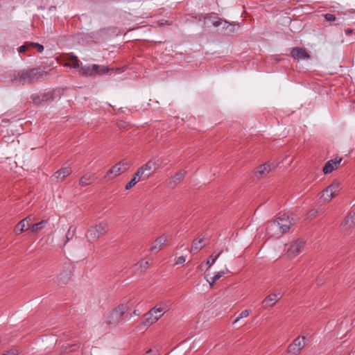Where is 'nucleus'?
<instances>
[{"label": "nucleus", "mask_w": 355, "mask_h": 355, "mask_svg": "<svg viewBox=\"0 0 355 355\" xmlns=\"http://www.w3.org/2000/svg\"><path fill=\"white\" fill-rule=\"evenodd\" d=\"M222 25L223 29H225L226 31L229 29V31L227 32L228 33L234 32V26L227 21L223 19Z\"/></svg>", "instance_id": "obj_33"}, {"label": "nucleus", "mask_w": 355, "mask_h": 355, "mask_svg": "<svg viewBox=\"0 0 355 355\" xmlns=\"http://www.w3.org/2000/svg\"><path fill=\"white\" fill-rule=\"evenodd\" d=\"M271 171L270 165L268 163L257 166L254 171V175L257 179H261Z\"/></svg>", "instance_id": "obj_15"}, {"label": "nucleus", "mask_w": 355, "mask_h": 355, "mask_svg": "<svg viewBox=\"0 0 355 355\" xmlns=\"http://www.w3.org/2000/svg\"><path fill=\"white\" fill-rule=\"evenodd\" d=\"M137 300L131 299L125 303L120 304L117 307L112 310L109 315V324H116L122 320V317L125 313L129 311L136 304Z\"/></svg>", "instance_id": "obj_2"}, {"label": "nucleus", "mask_w": 355, "mask_h": 355, "mask_svg": "<svg viewBox=\"0 0 355 355\" xmlns=\"http://www.w3.org/2000/svg\"><path fill=\"white\" fill-rule=\"evenodd\" d=\"M79 72L82 74V75H85V76H93L92 75V71L91 70V66L89 65H85V66H82L80 69H79Z\"/></svg>", "instance_id": "obj_30"}, {"label": "nucleus", "mask_w": 355, "mask_h": 355, "mask_svg": "<svg viewBox=\"0 0 355 355\" xmlns=\"http://www.w3.org/2000/svg\"><path fill=\"white\" fill-rule=\"evenodd\" d=\"M138 180L135 179V177H133L130 181H129L127 184L125 185V189L129 190L132 187H133L137 182Z\"/></svg>", "instance_id": "obj_36"}, {"label": "nucleus", "mask_w": 355, "mask_h": 355, "mask_svg": "<svg viewBox=\"0 0 355 355\" xmlns=\"http://www.w3.org/2000/svg\"><path fill=\"white\" fill-rule=\"evenodd\" d=\"M149 315V311L144 315L146 324H148V325L152 324L156 322L160 318V315H155V314H152V315L150 314V315Z\"/></svg>", "instance_id": "obj_25"}, {"label": "nucleus", "mask_w": 355, "mask_h": 355, "mask_svg": "<svg viewBox=\"0 0 355 355\" xmlns=\"http://www.w3.org/2000/svg\"><path fill=\"white\" fill-rule=\"evenodd\" d=\"M222 251H220L217 254L214 256V254L209 256L207 261V265L208 266V268H209L216 261V259L219 257V256L221 254Z\"/></svg>", "instance_id": "obj_32"}, {"label": "nucleus", "mask_w": 355, "mask_h": 355, "mask_svg": "<svg viewBox=\"0 0 355 355\" xmlns=\"http://www.w3.org/2000/svg\"><path fill=\"white\" fill-rule=\"evenodd\" d=\"M345 33L347 35H350L353 33V29H351V28H347L346 31H345Z\"/></svg>", "instance_id": "obj_49"}, {"label": "nucleus", "mask_w": 355, "mask_h": 355, "mask_svg": "<svg viewBox=\"0 0 355 355\" xmlns=\"http://www.w3.org/2000/svg\"><path fill=\"white\" fill-rule=\"evenodd\" d=\"M68 60L72 62V64H67L66 66L73 67V69H80V60H78V57L71 54L69 55L68 57Z\"/></svg>", "instance_id": "obj_28"}, {"label": "nucleus", "mask_w": 355, "mask_h": 355, "mask_svg": "<svg viewBox=\"0 0 355 355\" xmlns=\"http://www.w3.org/2000/svg\"><path fill=\"white\" fill-rule=\"evenodd\" d=\"M110 69L105 66L100 65V74H105L109 71Z\"/></svg>", "instance_id": "obj_44"}, {"label": "nucleus", "mask_w": 355, "mask_h": 355, "mask_svg": "<svg viewBox=\"0 0 355 355\" xmlns=\"http://www.w3.org/2000/svg\"><path fill=\"white\" fill-rule=\"evenodd\" d=\"M352 13H355V10L354 12H352Z\"/></svg>", "instance_id": "obj_51"}, {"label": "nucleus", "mask_w": 355, "mask_h": 355, "mask_svg": "<svg viewBox=\"0 0 355 355\" xmlns=\"http://www.w3.org/2000/svg\"><path fill=\"white\" fill-rule=\"evenodd\" d=\"M150 259H144L143 260H141V261H139V263H137L136 265H135V267L137 268V269H141V272H144V270H146L149 264H150Z\"/></svg>", "instance_id": "obj_29"}, {"label": "nucleus", "mask_w": 355, "mask_h": 355, "mask_svg": "<svg viewBox=\"0 0 355 355\" xmlns=\"http://www.w3.org/2000/svg\"><path fill=\"white\" fill-rule=\"evenodd\" d=\"M139 168L141 170V171H143V174H146L148 178L157 168V166L155 162H152L150 161Z\"/></svg>", "instance_id": "obj_20"}, {"label": "nucleus", "mask_w": 355, "mask_h": 355, "mask_svg": "<svg viewBox=\"0 0 355 355\" xmlns=\"http://www.w3.org/2000/svg\"><path fill=\"white\" fill-rule=\"evenodd\" d=\"M42 94L45 96L44 97V103L49 104L54 101L60 99L62 94V91L59 89H53L46 93H42Z\"/></svg>", "instance_id": "obj_9"}, {"label": "nucleus", "mask_w": 355, "mask_h": 355, "mask_svg": "<svg viewBox=\"0 0 355 355\" xmlns=\"http://www.w3.org/2000/svg\"><path fill=\"white\" fill-rule=\"evenodd\" d=\"M133 177H135V179L139 180H146L148 179V175L146 174H143V171L139 168L137 171L135 173Z\"/></svg>", "instance_id": "obj_31"}, {"label": "nucleus", "mask_w": 355, "mask_h": 355, "mask_svg": "<svg viewBox=\"0 0 355 355\" xmlns=\"http://www.w3.org/2000/svg\"><path fill=\"white\" fill-rule=\"evenodd\" d=\"M130 164L124 160L121 161L113 166L106 173L105 178L108 179H112L120 174H122L127 171L130 168Z\"/></svg>", "instance_id": "obj_4"}, {"label": "nucleus", "mask_w": 355, "mask_h": 355, "mask_svg": "<svg viewBox=\"0 0 355 355\" xmlns=\"http://www.w3.org/2000/svg\"><path fill=\"white\" fill-rule=\"evenodd\" d=\"M202 242H203L202 238L199 239L197 241H194L193 242V244L191 245V248L190 250L191 253L196 254L197 252H198L203 247Z\"/></svg>", "instance_id": "obj_24"}, {"label": "nucleus", "mask_w": 355, "mask_h": 355, "mask_svg": "<svg viewBox=\"0 0 355 355\" xmlns=\"http://www.w3.org/2000/svg\"><path fill=\"white\" fill-rule=\"evenodd\" d=\"M202 17H203V19L205 20H206V19L209 20L211 21V24L215 27H218V26H221L223 22V19H221L218 17L214 16V13H208L205 15L201 14L200 15L199 20H200Z\"/></svg>", "instance_id": "obj_18"}, {"label": "nucleus", "mask_w": 355, "mask_h": 355, "mask_svg": "<svg viewBox=\"0 0 355 355\" xmlns=\"http://www.w3.org/2000/svg\"><path fill=\"white\" fill-rule=\"evenodd\" d=\"M28 44L31 46V47L35 48L37 51L39 53H42L44 51V46L39 43L29 42Z\"/></svg>", "instance_id": "obj_34"}, {"label": "nucleus", "mask_w": 355, "mask_h": 355, "mask_svg": "<svg viewBox=\"0 0 355 355\" xmlns=\"http://www.w3.org/2000/svg\"><path fill=\"white\" fill-rule=\"evenodd\" d=\"M324 18L328 21H333L336 19V17L333 14L327 13L324 15Z\"/></svg>", "instance_id": "obj_42"}, {"label": "nucleus", "mask_w": 355, "mask_h": 355, "mask_svg": "<svg viewBox=\"0 0 355 355\" xmlns=\"http://www.w3.org/2000/svg\"><path fill=\"white\" fill-rule=\"evenodd\" d=\"M47 73L40 67L23 69L15 71L12 77V80L21 85H32L38 80L43 79Z\"/></svg>", "instance_id": "obj_1"}, {"label": "nucleus", "mask_w": 355, "mask_h": 355, "mask_svg": "<svg viewBox=\"0 0 355 355\" xmlns=\"http://www.w3.org/2000/svg\"><path fill=\"white\" fill-rule=\"evenodd\" d=\"M44 97L45 96H43L42 93L41 94H34L31 96V98L34 103V105L39 106L41 105L44 104Z\"/></svg>", "instance_id": "obj_27"}, {"label": "nucleus", "mask_w": 355, "mask_h": 355, "mask_svg": "<svg viewBox=\"0 0 355 355\" xmlns=\"http://www.w3.org/2000/svg\"><path fill=\"white\" fill-rule=\"evenodd\" d=\"M159 24L160 26H162V25H171V21H168L164 20V19H161L160 21H159Z\"/></svg>", "instance_id": "obj_47"}, {"label": "nucleus", "mask_w": 355, "mask_h": 355, "mask_svg": "<svg viewBox=\"0 0 355 355\" xmlns=\"http://www.w3.org/2000/svg\"><path fill=\"white\" fill-rule=\"evenodd\" d=\"M187 174V171L182 170L178 171L173 176L168 182V185L170 187H175L178 184H179L185 177Z\"/></svg>", "instance_id": "obj_17"}, {"label": "nucleus", "mask_w": 355, "mask_h": 355, "mask_svg": "<svg viewBox=\"0 0 355 355\" xmlns=\"http://www.w3.org/2000/svg\"><path fill=\"white\" fill-rule=\"evenodd\" d=\"M91 70L92 71V75L100 74V65L96 64L91 65Z\"/></svg>", "instance_id": "obj_40"}, {"label": "nucleus", "mask_w": 355, "mask_h": 355, "mask_svg": "<svg viewBox=\"0 0 355 355\" xmlns=\"http://www.w3.org/2000/svg\"><path fill=\"white\" fill-rule=\"evenodd\" d=\"M144 355H158V352L155 350L150 349Z\"/></svg>", "instance_id": "obj_46"}, {"label": "nucleus", "mask_w": 355, "mask_h": 355, "mask_svg": "<svg viewBox=\"0 0 355 355\" xmlns=\"http://www.w3.org/2000/svg\"><path fill=\"white\" fill-rule=\"evenodd\" d=\"M166 241V237L165 236L163 235L158 237L153 243L150 248V251L152 252L157 253L161 250L162 247L165 244Z\"/></svg>", "instance_id": "obj_21"}, {"label": "nucleus", "mask_w": 355, "mask_h": 355, "mask_svg": "<svg viewBox=\"0 0 355 355\" xmlns=\"http://www.w3.org/2000/svg\"><path fill=\"white\" fill-rule=\"evenodd\" d=\"M329 196H330V193L325 192V189H324L322 191L321 198H323V199L324 200V197H329Z\"/></svg>", "instance_id": "obj_48"}, {"label": "nucleus", "mask_w": 355, "mask_h": 355, "mask_svg": "<svg viewBox=\"0 0 355 355\" xmlns=\"http://www.w3.org/2000/svg\"><path fill=\"white\" fill-rule=\"evenodd\" d=\"M275 220L280 227V230L277 233L278 234H285L289 230L291 227L295 224L293 218L291 219L286 214L279 216Z\"/></svg>", "instance_id": "obj_5"}, {"label": "nucleus", "mask_w": 355, "mask_h": 355, "mask_svg": "<svg viewBox=\"0 0 355 355\" xmlns=\"http://www.w3.org/2000/svg\"><path fill=\"white\" fill-rule=\"evenodd\" d=\"M74 232L75 229L72 230V227H70L67 233L66 234L67 241L70 240L73 237Z\"/></svg>", "instance_id": "obj_41"}, {"label": "nucleus", "mask_w": 355, "mask_h": 355, "mask_svg": "<svg viewBox=\"0 0 355 355\" xmlns=\"http://www.w3.org/2000/svg\"><path fill=\"white\" fill-rule=\"evenodd\" d=\"M282 295L279 293H272L268 295L263 301H262V306L264 309H268L273 306L275 303L282 297Z\"/></svg>", "instance_id": "obj_11"}, {"label": "nucleus", "mask_w": 355, "mask_h": 355, "mask_svg": "<svg viewBox=\"0 0 355 355\" xmlns=\"http://www.w3.org/2000/svg\"><path fill=\"white\" fill-rule=\"evenodd\" d=\"M28 42H25L23 45H21L19 48V49H18L19 53H24L26 52L29 49L31 46L28 44Z\"/></svg>", "instance_id": "obj_38"}, {"label": "nucleus", "mask_w": 355, "mask_h": 355, "mask_svg": "<svg viewBox=\"0 0 355 355\" xmlns=\"http://www.w3.org/2000/svg\"><path fill=\"white\" fill-rule=\"evenodd\" d=\"M94 180L93 176L91 174H85L79 181V184L82 187L89 185Z\"/></svg>", "instance_id": "obj_26"}, {"label": "nucleus", "mask_w": 355, "mask_h": 355, "mask_svg": "<svg viewBox=\"0 0 355 355\" xmlns=\"http://www.w3.org/2000/svg\"><path fill=\"white\" fill-rule=\"evenodd\" d=\"M71 173V169L69 166L62 167L60 169L54 173L51 176V180L55 182H60L64 180Z\"/></svg>", "instance_id": "obj_8"}, {"label": "nucleus", "mask_w": 355, "mask_h": 355, "mask_svg": "<svg viewBox=\"0 0 355 355\" xmlns=\"http://www.w3.org/2000/svg\"><path fill=\"white\" fill-rule=\"evenodd\" d=\"M342 158L336 157L334 159L328 161L324 166L322 171L324 174L331 173L334 169L337 168L340 164Z\"/></svg>", "instance_id": "obj_14"}, {"label": "nucleus", "mask_w": 355, "mask_h": 355, "mask_svg": "<svg viewBox=\"0 0 355 355\" xmlns=\"http://www.w3.org/2000/svg\"><path fill=\"white\" fill-rule=\"evenodd\" d=\"M355 225V212L351 211L343 220L342 225L348 229Z\"/></svg>", "instance_id": "obj_23"}, {"label": "nucleus", "mask_w": 355, "mask_h": 355, "mask_svg": "<svg viewBox=\"0 0 355 355\" xmlns=\"http://www.w3.org/2000/svg\"><path fill=\"white\" fill-rule=\"evenodd\" d=\"M304 244L305 242L304 241L299 239L291 244L288 248V252L293 256H296L301 252V249L304 246Z\"/></svg>", "instance_id": "obj_16"}, {"label": "nucleus", "mask_w": 355, "mask_h": 355, "mask_svg": "<svg viewBox=\"0 0 355 355\" xmlns=\"http://www.w3.org/2000/svg\"><path fill=\"white\" fill-rule=\"evenodd\" d=\"M340 189V182L335 180L325 189V192L330 193L329 197H324V202L330 201L334 197Z\"/></svg>", "instance_id": "obj_12"}, {"label": "nucleus", "mask_w": 355, "mask_h": 355, "mask_svg": "<svg viewBox=\"0 0 355 355\" xmlns=\"http://www.w3.org/2000/svg\"><path fill=\"white\" fill-rule=\"evenodd\" d=\"M318 211L316 209H311L308 213V218H312L316 216Z\"/></svg>", "instance_id": "obj_43"}, {"label": "nucleus", "mask_w": 355, "mask_h": 355, "mask_svg": "<svg viewBox=\"0 0 355 355\" xmlns=\"http://www.w3.org/2000/svg\"><path fill=\"white\" fill-rule=\"evenodd\" d=\"M225 275L223 271H220L217 274H216L212 278L211 282L209 283L210 286H213L214 284L218 281L220 277H222Z\"/></svg>", "instance_id": "obj_35"}, {"label": "nucleus", "mask_w": 355, "mask_h": 355, "mask_svg": "<svg viewBox=\"0 0 355 355\" xmlns=\"http://www.w3.org/2000/svg\"><path fill=\"white\" fill-rule=\"evenodd\" d=\"M19 354V350L17 348H12L4 353L2 355H18Z\"/></svg>", "instance_id": "obj_39"}, {"label": "nucleus", "mask_w": 355, "mask_h": 355, "mask_svg": "<svg viewBox=\"0 0 355 355\" xmlns=\"http://www.w3.org/2000/svg\"><path fill=\"white\" fill-rule=\"evenodd\" d=\"M107 231V224L102 222L98 225L90 227L86 233V237L89 242L92 243L96 241L99 237L105 235Z\"/></svg>", "instance_id": "obj_3"}, {"label": "nucleus", "mask_w": 355, "mask_h": 355, "mask_svg": "<svg viewBox=\"0 0 355 355\" xmlns=\"http://www.w3.org/2000/svg\"><path fill=\"white\" fill-rule=\"evenodd\" d=\"M279 230L280 227L276 220L268 223L266 227V233L268 235H269V236L278 238L282 236L283 234H277Z\"/></svg>", "instance_id": "obj_13"}, {"label": "nucleus", "mask_w": 355, "mask_h": 355, "mask_svg": "<svg viewBox=\"0 0 355 355\" xmlns=\"http://www.w3.org/2000/svg\"><path fill=\"white\" fill-rule=\"evenodd\" d=\"M185 261H186V258H185V257H184V256H180V257H179L178 258L177 261H176V263H177V264L183 263H184V262H185Z\"/></svg>", "instance_id": "obj_45"}, {"label": "nucleus", "mask_w": 355, "mask_h": 355, "mask_svg": "<svg viewBox=\"0 0 355 355\" xmlns=\"http://www.w3.org/2000/svg\"><path fill=\"white\" fill-rule=\"evenodd\" d=\"M250 311L248 309L243 310L240 314L239 316L235 320L234 323L237 322L241 318H246L249 315Z\"/></svg>", "instance_id": "obj_37"}, {"label": "nucleus", "mask_w": 355, "mask_h": 355, "mask_svg": "<svg viewBox=\"0 0 355 355\" xmlns=\"http://www.w3.org/2000/svg\"><path fill=\"white\" fill-rule=\"evenodd\" d=\"M133 314H134V315H139V313L137 312V311H136V310H135V311H133Z\"/></svg>", "instance_id": "obj_50"}, {"label": "nucleus", "mask_w": 355, "mask_h": 355, "mask_svg": "<svg viewBox=\"0 0 355 355\" xmlns=\"http://www.w3.org/2000/svg\"><path fill=\"white\" fill-rule=\"evenodd\" d=\"M47 223L48 220H42L39 223H35L33 225L31 224V227H29L30 233L37 234L45 227Z\"/></svg>", "instance_id": "obj_22"}, {"label": "nucleus", "mask_w": 355, "mask_h": 355, "mask_svg": "<svg viewBox=\"0 0 355 355\" xmlns=\"http://www.w3.org/2000/svg\"><path fill=\"white\" fill-rule=\"evenodd\" d=\"M305 340V336H298L288 346L287 349L288 353L292 355L298 354L306 345Z\"/></svg>", "instance_id": "obj_6"}, {"label": "nucleus", "mask_w": 355, "mask_h": 355, "mask_svg": "<svg viewBox=\"0 0 355 355\" xmlns=\"http://www.w3.org/2000/svg\"><path fill=\"white\" fill-rule=\"evenodd\" d=\"M32 221V218L31 216L26 217L19 222L17 225H15L14 228V232L16 235L20 234L24 232L29 231V227H31V222Z\"/></svg>", "instance_id": "obj_7"}, {"label": "nucleus", "mask_w": 355, "mask_h": 355, "mask_svg": "<svg viewBox=\"0 0 355 355\" xmlns=\"http://www.w3.org/2000/svg\"><path fill=\"white\" fill-rule=\"evenodd\" d=\"M291 55L296 60H308L311 58L306 51L301 47H294L291 51Z\"/></svg>", "instance_id": "obj_10"}, {"label": "nucleus", "mask_w": 355, "mask_h": 355, "mask_svg": "<svg viewBox=\"0 0 355 355\" xmlns=\"http://www.w3.org/2000/svg\"><path fill=\"white\" fill-rule=\"evenodd\" d=\"M168 310V306L166 303L162 302L157 304L155 307L149 311V315L155 314L160 315V318Z\"/></svg>", "instance_id": "obj_19"}]
</instances>
